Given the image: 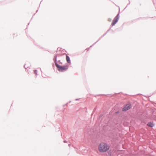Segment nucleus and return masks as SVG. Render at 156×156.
Returning a JSON list of instances; mask_svg holds the SVG:
<instances>
[{
    "instance_id": "6",
    "label": "nucleus",
    "mask_w": 156,
    "mask_h": 156,
    "mask_svg": "<svg viewBox=\"0 0 156 156\" xmlns=\"http://www.w3.org/2000/svg\"><path fill=\"white\" fill-rule=\"evenodd\" d=\"M66 60L67 61V62L68 63H70V58L69 57L67 56V55H66Z\"/></svg>"
},
{
    "instance_id": "8",
    "label": "nucleus",
    "mask_w": 156,
    "mask_h": 156,
    "mask_svg": "<svg viewBox=\"0 0 156 156\" xmlns=\"http://www.w3.org/2000/svg\"><path fill=\"white\" fill-rule=\"evenodd\" d=\"M27 64H25L24 65V67L26 69H27V68H28V67L27 66Z\"/></svg>"
},
{
    "instance_id": "7",
    "label": "nucleus",
    "mask_w": 156,
    "mask_h": 156,
    "mask_svg": "<svg viewBox=\"0 0 156 156\" xmlns=\"http://www.w3.org/2000/svg\"><path fill=\"white\" fill-rule=\"evenodd\" d=\"M34 74H35V75H37V71L36 70H34Z\"/></svg>"
},
{
    "instance_id": "2",
    "label": "nucleus",
    "mask_w": 156,
    "mask_h": 156,
    "mask_svg": "<svg viewBox=\"0 0 156 156\" xmlns=\"http://www.w3.org/2000/svg\"><path fill=\"white\" fill-rule=\"evenodd\" d=\"M56 67L58 68V70L60 72L65 71L68 69V67L67 66H61L58 65L57 63H55Z\"/></svg>"
},
{
    "instance_id": "3",
    "label": "nucleus",
    "mask_w": 156,
    "mask_h": 156,
    "mask_svg": "<svg viewBox=\"0 0 156 156\" xmlns=\"http://www.w3.org/2000/svg\"><path fill=\"white\" fill-rule=\"evenodd\" d=\"M131 108V106L130 104H127L126 105L122 108L123 111H126L129 109Z\"/></svg>"
},
{
    "instance_id": "4",
    "label": "nucleus",
    "mask_w": 156,
    "mask_h": 156,
    "mask_svg": "<svg viewBox=\"0 0 156 156\" xmlns=\"http://www.w3.org/2000/svg\"><path fill=\"white\" fill-rule=\"evenodd\" d=\"M119 19V17L118 16H116L113 20L112 23V25L114 26L118 21Z\"/></svg>"
},
{
    "instance_id": "1",
    "label": "nucleus",
    "mask_w": 156,
    "mask_h": 156,
    "mask_svg": "<svg viewBox=\"0 0 156 156\" xmlns=\"http://www.w3.org/2000/svg\"><path fill=\"white\" fill-rule=\"evenodd\" d=\"M109 145L104 142L100 143L98 146V150L101 153L106 152L109 150Z\"/></svg>"
},
{
    "instance_id": "5",
    "label": "nucleus",
    "mask_w": 156,
    "mask_h": 156,
    "mask_svg": "<svg viewBox=\"0 0 156 156\" xmlns=\"http://www.w3.org/2000/svg\"><path fill=\"white\" fill-rule=\"evenodd\" d=\"M147 125L151 127H152L154 126V124L152 122H150L148 123Z\"/></svg>"
}]
</instances>
